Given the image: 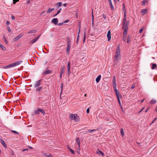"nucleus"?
Instances as JSON below:
<instances>
[{
    "mask_svg": "<svg viewBox=\"0 0 157 157\" xmlns=\"http://www.w3.org/2000/svg\"><path fill=\"white\" fill-rule=\"evenodd\" d=\"M121 55L120 53V48L119 45L117 47L116 51L115 56L114 59V65H117L118 63L120 64L119 61L121 60Z\"/></svg>",
    "mask_w": 157,
    "mask_h": 157,
    "instance_id": "1",
    "label": "nucleus"
},
{
    "mask_svg": "<svg viewBox=\"0 0 157 157\" xmlns=\"http://www.w3.org/2000/svg\"><path fill=\"white\" fill-rule=\"evenodd\" d=\"M69 117L71 120H73L75 122H78L80 120L79 117L76 114H70Z\"/></svg>",
    "mask_w": 157,
    "mask_h": 157,
    "instance_id": "2",
    "label": "nucleus"
},
{
    "mask_svg": "<svg viewBox=\"0 0 157 157\" xmlns=\"http://www.w3.org/2000/svg\"><path fill=\"white\" fill-rule=\"evenodd\" d=\"M22 62V61H20L13 63L10 64L6 66L5 68H8L10 67H13L20 64Z\"/></svg>",
    "mask_w": 157,
    "mask_h": 157,
    "instance_id": "3",
    "label": "nucleus"
},
{
    "mask_svg": "<svg viewBox=\"0 0 157 157\" xmlns=\"http://www.w3.org/2000/svg\"><path fill=\"white\" fill-rule=\"evenodd\" d=\"M129 24H123L122 29L124 30L123 36H126L127 31Z\"/></svg>",
    "mask_w": 157,
    "mask_h": 157,
    "instance_id": "4",
    "label": "nucleus"
},
{
    "mask_svg": "<svg viewBox=\"0 0 157 157\" xmlns=\"http://www.w3.org/2000/svg\"><path fill=\"white\" fill-rule=\"evenodd\" d=\"M123 24H129L128 19L126 17V12H125L124 15V18L123 21Z\"/></svg>",
    "mask_w": 157,
    "mask_h": 157,
    "instance_id": "5",
    "label": "nucleus"
},
{
    "mask_svg": "<svg viewBox=\"0 0 157 157\" xmlns=\"http://www.w3.org/2000/svg\"><path fill=\"white\" fill-rule=\"evenodd\" d=\"M67 48L66 49V51L67 52V55L69 54V52H70V50L71 48V45L70 44V42L69 40H68L67 41Z\"/></svg>",
    "mask_w": 157,
    "mask_h": 157,
    "instance_id": "6",
    "label": "nucleus"
},
{
    "mask_svg": "<svg viewBox=\"0 0 157 157\" xmlns=\"http://www.w3.org/2000/svg\"><path fill=\"white\" fill-rule=\"evenodd\" d=\"M41 80H40L37 81L35 83L34 86L35 88H36L39 86L40 85V82H41Z\"/></svg>",
    "mask_w": 157,
    "mask_h": 157,
    "instance_id": "7",
    "label": "nucleus"
},
{
    "mask_svg": "<svg viewBox=\"0 0 157 157\" xmlns=\"http://www.w3.org/2000/svg\"><path fill=\"white\" fill-rule=\"evenodd\" d=\"M113 87L117 88L116 87V79L115 76H113Z\"/></svg>",
    "mask_w": 157,
    "mask_h": 157,
    "instance_id": "8",
    "label": "nucleus"
},
{
    "mask_svg": "<svg viewBox=\"0 0 157 157\" xmlns=\"http://www.w3.org/2000/svg\"><path fill=\"white\" fill-rule=\"evenodd\" d=\"M70 66L71 64L69 62L68 63H67V75H69L70 73Z\"/></svg>",
    "mask_w": 157,
    "mask_h": 157,
    "instance_id": "9",
    "label": "nucleus"
},
{
    "mask_svg": "<svg viewBox=\"0 0 157 157\" xmlns=\"http://www.w3.org/2000/svg\"><path fill=\"white\" fill-rule=\"evenodd\" d=\"M40 35H39V36H37L36 38H34L33 40H31L30 42V43L31 44H34V43H35V42H36L38 40L39 38V37H40Z\"/></svg>",
    "mask_w": 157,
    "mask_h": 157,
    "instance_id": "10",
    "label": "nucleus"
},
{
    "mask_svg": "<svg viewBox=\"0 0 157 157\" xmlns=\"http://www.w3.org/2000/svg\"><path fill=\"white\" fill-rule=\"evenodd\" d=\"M107 37L108 38V41H109L111 39V32L110 30H109L107 33Z\"/></svg>",
    "mask_w": 157,
    "mask_h": 157,
    "instance_id": "11",
    "label": "nucleus"
},
{
    "mask_svg": "<svg viewBox=\"0 0 157 157\" xmlns=\"http://www.w3.org/2000/svg\"><path fill=\"white\" fill-rule=\"evenodd\" d=\"M23 35V34H21L16 36L14 39V41H17L20 39Z\"/></svg>",
    "mask_w": 157,
    "mask_h": 157,
    "instance_id": "12",
    "label": "nucleus"
},
{
    "mask_svg": "<svg viewBox=\"0 0 157 157\" xmlns=\"http://www.w3.org/2000/svg\"><path fill=\"white\" fill-rule=\"evenodd\" d=\"M52 23H54L55 25H57L58 23L57 19V18H53L52 21Z\"/></svg>",
    "mask_w": 157,
    "mask_h": 157,
    "instance_id": "13",
    "label": "nucleus"
},
{
    "mask_svg": "<svg viewBox=\"0 0 157 157\" xmlns=\"http://www.w3.org/2000/svg\"><path fill=\"white\" fill-rule=\"evenodd\" d=\"M108 2L111 9L112 10H113L114 7L112 4L111 0H108Z\"/></svg>",
    "mask_w": 157,
    "mask_h": 157,
    "instance_id": "14",
    "label": "nucleus"
},
{
    "mask_svg": "<svg viewBox=\"0 0 157 157\" xmlns=\"http://www.w3.org/2000/svg\"><path fill=\"white\" fill-rule=\"evenodd\" d=\"M147 9H142L141 10V12L142 13V14L143 15H144L147 13Z\"/></svg>",
    "mask_w": 157,
    "mask_h": 157,
    "instance_id": "15",
    "label": "nucleus"
},
{
    "mask_svg": "<svg viewBox=\"0 0 157 157\" xmlns=\"http://www.w3.org/2000/svg\"><path fill=\"white\" fill-rule=\"evenodd\" d=\"M38 108L39 111L40 112H40L41 113L43 114V115H44L45 114V111L44 109H40L39 108Z\"/></svg>",
    "mask_w": 157,
    "mask_h": 157,
    "instance_id": "16",
    "label": "nucleus"
},
{
    "mask_svg": "<svg viewBox=\"0 0 157 157\" xmlns=\"http://www.w3.org/2000/svg\"><path fill=\"white\" fill-rule=\"evenodd\" d=\"M1 143L2 144V145H3V146L5 148L7 147L6 145V143L4 141V140H1Z\"/></svg>",
    "mask_w": 157,
    "mask_h": 157,
    "instance_id": "17",
    "label": "nucleus"
},
{
    "mask_svg": "<svg viewBox=\"0 0 157 157\" xmlns=\"http://www.w3.org/2000/svg\"><path fill=\"white\" fill-rule=\"evenodd\" d=\"M101 75H99L96 78V81L97 83H98L99 82V81H100V80L101 79Z\"/></svg>",
    "mask_w": 157,
    "mask_h": 157,
    "instance_id": "18",
    "label": "nucleus"
},
{
    "mask_svg": "<svg viewBox=\"0 0 157 157\" xmlns=\"http://www.w3.org/2000/svg\"><path fill=\"white\" fill-rule=\"evenodd\" d=\"M62 3L61 2H59L56 4V6L57 8H58L59 7L62 6Z\"/></svg>",
    "mask_w": 157,
    "mask_h": 157,
    "instance_id": "19",
    "label": "nucleus"
},
{
    "mask_svg": "<svg viewBox=\"0 0 157 157\" xmlns=\"http://www.w3.org/2000/svg\"><path fill=\"white\" fill-rule=\"evenodd\" d=\"M152 64V67L151 68L152 69H156L157 67V65L155 63H152L151 64V65Z\"/></svg>",
    "mask_w": 157,
    "mask_h": 157,
    "instance_id": "20",
    "label": "nucleus"
},
{
    "mask_svg": "<svg viewBox=\"0 0 157 157\" xmlns=\"http://www.w3.org/2000/svg\"><path fill=\"white\" fill-rule=\"evenodd\" d=\"M37 31V30L36 29H33L30 31H28L27 33H35Z\"/></svg>",
    "mask_w": 157,
    "mask_h": 157,
    "instance_id": "21",
    "label": "nucleus"
},
{
    "mask_svg": "<svg viewBox=\"0 0 157 157\" xmlns=\"http://www.w3.org/2000/svg\"><path fill=\"white\" fill-rule=\"evenodd\" d=\"M52 71L51 70H49L45 71L44 72V74H48L52 72Z\"/></svg>",
    "mask_w": 157,
    "mask_h": 157,
    "instance_id": "22",
    "label": "nucleus"
},
{
    "mask_svg": "<svg viewBox=\"0 0 157 157\" xmlns=\"http://www.w3.org/2000/svg\"><path fill=\"white\" fill-rule=\"evenodd\" d=\"M116 95L117 99H120V98H121L122 96L120 94L119 92L118 93V94H116Z\"/></svg>",
    "mask_w": 157,
    "mask_h": 157,
    "instance_id": "23",
    "label": "nucleus"
},
{
    "mask_svg": "<svg viewBox=\"0 0 157 157\" xmlns=\"http://www.w3.org/2000/svg\"><path fill=\"white\" fill-rule=\"evenodd\" d=\"M64 70H65V67L64 66H63V67H61V69H60V71H61L60 73L63 74V73L64 72Z\"/></svg>",
    "mask_w": 157,
    "mask_h": 157,
    "instance_id": "24",
    "label": "nucleus"
},
{
    "mask_svg": "<svg viewBox=\"0 0 157 157\" xmlns=\"http://www.w3.org/2000/svg\"><path fill=\"white\" fill-rule=\"evenodd\" d=\"M76 142L77 143V144L78 145V148H80V140L78 138H77L76 139Z\"/></svg>",
    "mask_w": 157,
    "mask_h": 157,
    "instance_id": "25",
    "label": "nucleus"
},
{
    "mask_svg": "<svg viewBox=\"0 0 157 157\" xmlns=\"http://www.w3.org/2000/svg\"><path fill=\"white\" fill-rule=\"evenodd\" d=\"M40 112L38 110V108L37 110H34V114L35 115H38L40 114Z\"/></svg>",
    "mask_w": 157,
    "mask_h": 157,
    "instance_id": "26",
    "label": "nucleus"
},
{
    "mask_svg": "<svg viewBox=\"0 0 157 157\" xmlns=\"http://www.w3.org/2000/svg\"><path fill=\"white\" fill-rule=\"evenodd\" d=\"M148 2V0H144L142 3V5H144L145 4Z\"/></svg>",
    "mask_w": 157,
    "mask_h": 157,
    "instance_id": "27",
    "label": "nucleus"
},
{
    "mask_svg": "<svg viewBox=\"0 0 157 157\" xmlns=\"http://www.w3.org/2000/svg\"><path fill=\"white\" fill-rule=\"evenodd\" d=\"M54 10V8L51 9L50 8H49L47 11V13H50V12L53 11Z\"/></svg>",
    "mask_w": 157,
    "mask_h": 157,
    "instance_id": "28",
    "label": "nucleus"
},
{
    "mask_svg": "<svg viewBox=\"0 0 157 157\" xmlns=\"http://www.w3.org/2000/svg\"><path fill=\"white\" fill-rule=\"evenodd\" d=\"M37 88L36 89V90L37 91L39 92L40 91L42 88V86H40L39 87H36Z\"/></svg>",
    "mask_w": 157,
    "mask_h": 157,
    "instance_id": "29",
    "label": "nucleus"
},
{
    "mask_svg": "<svg viewBox=\"0 0 157 157\" xmlns=\"http://www.w3.org/2000/svg\"><path fill=\"white\" fill-rule=\"evenodd\" d=\"M97 130H98V129H94L92 130H90V129H88L87 130V131H88V132H91L93 131H95Z\"/></svg>",
    "mask_w": 157,
    "mask_h": 157,
    "instance_id": "30",
    "label": "nucleus"
},
{
    "mask_svg": "<svg viewBox=\"0 0 157 157\" xmlns=\"http://www.w3.org/2000/svg\"><path fill=\"white\" fill-rule=\"evenodd\" d=\"M44 157H52V155L50 154L48 155L47 154H45L44 155Z\"/></svg>",
    "mask_w": 157,
    "mask_h": 157,
    "instance_id": "31",
    "label": "nucleus"
},
{
    "mask_svg": "<svg viewBox=\"0 0 157 157\" xmlns=\"http://www.w3.org/2000/svg\"><path fill=\"white\" fill-rule=\"evenodd\" d=\"M68 149L70 151V152L71 153H72L73 154H75V152L73 150H72L70 147H68Z\"/></svg>",
    "mask_w": 157,
    "mask_h": 157,
    "instance_id": "32",
    "label": "nucleus"
},
{
    "mask_svg": "<svg viewBox=\"0 0 157 157\" xmlns=\"http://www.w3.org/2000/svg\"><path fill=\"white\" fill-rule=\"evenodd\" d=\"M156 101L155 100H152L150 103L151 104H154V103H156Z\"/></svg>",
    "mask_w": 157,
    "mask_h": 157,
    "instance_id": "33",
    "label": "nucleus"
},
{
    "mask_svg": "<svg viewBox=\"0 0 157 157\" xmlns=\"http://www.w3.org/2000/svg\"><path fill=\"white\" fill-rule=\"evenodd\" d=\"M120 132H121V135H122L123 136L124 135V132L123 129L122 128L121 129Z\"/></svg>",
    "mask_w": 157,
    "mask_h": 157,
    "instance_id": "34",
    "label": "nucleus"
},
{
    "mask_svg": "<svg viewBox=\"0 0 157 157\" xmlns=\"http://www.w3.org/2000/svg\"><path fill=\"white\" fill-rule=\"evenodd\" d=\"M114 89V92L115 94H118L119 92L116 89V88L113 87Z\"/></svg>",
    "mask_w": 157,
    "mask_h": 157,
    "instance_id": "35",
    "label": "nucleus"
},
{
    "mask_svg": "<svg viewBox=\"0 0 157 157\" xmlns=\"http://www.w3.org/2000/svg\"><path fill=\"white\" fill-rule=\"evenodd\" d=\"M11 132H12L14 133L15 134H19V133H18V132L15 131H14V130H11Z\"/></svg>",
    "mask_w": 157,
    "mask_h": 157,
    "instance_id": "36",
    "label": "nucleus"
},
{
    "mask_svg": "<svg viewBox=\"0 0 157 157\" xmlns=\"http://www.w3.org/2000/svg\"><path fill=\"white\" fill-rule=\"evenodd\" d=\"M0 47L3 50H4L5 49V48L4 47V46L1 45V44H0Z\"/></svg>",
    "mask_w": 157,
    "mask_h": 157,
    "instance_id": "37",
    "label": "nucleus"
},
{
    "mask_svg": "<svg viewBox=\"0 0 157 157\" xmlns=\"http://www.w3.org/2000/svg\"><path fill=\"white\" fill-rule=\"evenodd\" d=\"M123 10L124 11V12H126L125 9V5L124 4H123Z\"/></svg>",
    "mask_w": 157,
    "mask_h": 157,
    "instance_id": "38",
    "label": "nucleus"
},
{
    "mask_svg": "<svg viewBox=\"0 0 157 157\" xmlns=\"http://www.w3.org/2000/svg\"><path fill=\"white\" fill-rule=\"evenodd\" d=\"M19 1V0H13V3L15 4L17 2Z\"/></svg>",
    "mask_w": 157,
    "mask_h": 157,
    "instance_id": "39",
    "label": "nucleus"
},
{
    "mask_svg": "<svg viewBox=\"0 0 157 157\" xmlns=\"http://www.w3.org/2000/svg\"><path fill=\"white\" fill-rule=\"evenodd\" d=\"M143 29H144V28L143 27H142L139 30V33H142V31L143 30Z\"/></svg>",
    "mask_w": 157,
    "mask_h": 157,
    "instance_id": "40",
    "label": "nucleus"
},
{
    "mask_svg": "<svg viewBox=\"0 0 157 157\" xmlns=\"http://www.w3.org/2000/svg\"><path fill=\"white\" fill-rule=\"evenodd\" d=\"M7 29H8V32L9 33H10L11 32V29H10V28L9 27H8Z\"/></svg>",
    "mask_w": 157,
    "mask_h": 157,
    "instance_id": "41",
    "label": "nucleus"
},
{
    "mask_svg": "<svg viewBox=\"0 0 157 157\" xmlns=\"http://www.w3.org/2000/svg\"><path fill=\"white\" fill-rule=\"evenodd\" d=\"M99 152L100 153V154L102 156H104V153L101 151H99Z\"/></svg>",
    "mask_w": 157,
    "mask_h": 157,
    "instance_id": "42",
    "label": "nucleus"
},
{
    "mask_svg": "<svg viewBox=\"0 0 157 157\" xmlns=\"http://www.w3.org/2000/svg\"><path fill=\"white\" fill-rule=\"evenodd\" d=\"M130 41V37L129 36H128V38L127 40V43H128Z\"/></svg>",
    "mask_w": 157,
    "mask_h": 157,
    "instance_id": "43",
    "label": "nucleus"
},
{
    "mask_svg": "<svg viewBox=\"0 0 157 157\" xmlns=\"http://www.w3.org/2000/svg\"><path fill=\"white\" fill-rule=\"evenodd\" d=\"M63 87V84L62 83L61 84V93L62 92Z\"/></svg>",
    "mask_w": 157,
    "mask_h": 157,
    "instance_id": "44",
    "label": "nucleus"
},
{
    "mask_svg": "<svg viewBox=\"0 0 157 157\" xmlns=\"http://www.w3.org/2000/svg\"><path fill=\"white\" fill-rule=\"evenodd\" d=\"M126 36H123V40L124 41H125L126 40Z\"/></svg>",
    "mask_w": 157,
    "mask_h": 157,
    "instance_id": "45",
    "label": "nucleus"
},
{
    "mask_svg": "<svg viewBox=\"0 0 157 157\" xmlns=\"http://www.w3.org/2000/svg\"><path fill=\"white\" fill-rule=\"evenodd\" d=\"M4 41H5L6 44H7L8 42H7V40H6V38L5 37H4Z\"/></svg>",
    "mask_w": 157,
    "mask_h": 157,
    "instance_id": "46",
    "label": "nucleus"
},
{
    "mask_svg": "<svg viewBox=\"0 0 157 157\" xmlns=\"http://www.w3.org/2000/svg\"><path fill=\"white\" fill-rule=\"evenodd\" d=\"M85 38H86V36H85V34H84V37L83 39V42H84V41H85Z\"/></svg>",
    "mask_w": 157,
    "mask_h": 157,
    "instance_id": "47",
    "label": "nucleus"
},
{
    "mask_svg": "<svg viewBox=\"0 0 157 157\" xmlns=\"http://www.w3.org/2000/svg\"><path fill=\"white\" fill-rule=\"evenodd\" d=\"M103 17L104 19H105L106 18V16L104 14L103 15Z\"/></svg>",
    "mask_w": 157,
    "mask_h": 157,
    "instance_id": "48",
    "label": "nucleus"
},
{
    "mask_svg": "<svg viewBox=\"0 0 157 157\" xmlns=\"http://www.w3.org/2000/svg\"><path fill=\"white\" fill-rule=\"evenodd\" d=\"M118 99V102H119V105H121V102H120V99Z\"/></svg>",
    "mask_w": 157,
    "mask_h": 157,
    "instance_id": "49",
    "label": "nucleus"
},
{
    "mask_svg": "<svg viewBox=\"0 0 157 157\" xmlns=\"http://www.w3.org/2000/svg\"><path fill=\"white\" fill-rule=\"evenodd\" d=\"M86 113H89V108H88L86 110Z\"/></svg>",
    "mask_w": 157,
    "mask_h": 157,
    "instance_id": "50",
    "label": "nucleus"
},
{
    "mask_svg": "<svg viewBox=\"0 0 157 157\" xmlns=\"http://www.w3.org/2000/svg\"><path fill=\"white\" fill-rule=\"evenodd\" d=\"M63 23H60L58 25L59 26H61L62 25H63Z\"/></svg>",
    "mask_w": 157,
    "mask_h": 157,
    "instance_id": "51",
    "label": "nucleus"
},
{
    "mask_svg": "<svg viewBox=\"0 0 157 157\" xmlns=\"http://www.w3.org/2000/svg\"><path fill=\"white\" fill-rule=\"evenodd\" d=\"M10 24V22L9 21H7L6 22V24L7 25H9Z\"/></svg>",
    "mask_w": 157,
    "mask_h": 157,
    "instance_id": "52",
    "label": "nucleus"
},
{
    "mask_svg": "<svg viewBox=\"0 0 157 157\" xmlns=\"http://www.w3.org/2000/svg\"><path fill=\"white\" fill-rule=\"evenodd\" d=\"M68 21H69V20H65V21H64V23H66L68 22Z\"/></svg>",
    "mask_w": 157,
    "mask_h": 157,
    "instance_id": "53",
    "label": "nucleus"
},
{
    "mask_svg": "<svg viewBox=\"0 0 157 157\" xmlns=\"http://www.w3.org/2000/svg\"><path fill=\"white\" fill-rule=\"evenodd\" d=\"M113 1L115 3H117V1L118 2L119 1V0H113Z\"/></svg>",
    "mask_w": 157,
    "mask_h": 157,
    "instance_id": "54",
    "label": "nucleus"
},
{
    "mask_svg": "<svg viewBox=\"0 0 157 157\" xmlns=\"http://www.w3.org/2000/svg\"><path fill=\"white\" fill-rule=\"evenodd\" d=\"M12 19L13 20H14L15 19V17L14 16H13L11 17Z\"/></svg>",
    "mask_w": 157,
    "mask_h": 157,
    "instance_id": "55",
    "label": "nucleus"
},
{
    "mask_svg": "<svg viewBox=\"0 0 157 157\" xmlns=\"http://www.w3.org/2000/svg\"><path fill=\"white\" fill-rule=\"evenodd\" d=\"M67 4L65 3L63 4V6L64 7H66L67 6Z\"/></svg>",
    "mask_w": 157,
    "mask_h": 157,
    "instance_id": "56",
    "label": "nucleus"
},
{
    "mask_svg": "<svg viewBox=\"0 0 157 157\" xmlns=\"http://www.w3.org/2000/svg\"><path fill=\"white\" fill-rule=\"evenodd\" d=\"M28 150V149H23V151H27V150Z\"/></svg>",
    "mask_w": 157,
    "mask_h": 157,
    "instance_id": "57",
    "label": "nucleus"
},
{
    "mask_svg": "<svg viewBox=\"0 0 157 157\" xmlns=\"http://www.w3.org/2000/svg\"><path fill=\"white\" fill-rule=\"evenodd\" d=\"M44 12H45L44 11H43V12H42V13H41L40 14V16H42V15L44 13Z\"/></svg>",
    "mask_w": 157,
    "mask_h": 157,
    "instance_id": "58",
    "label": "nucleus"
},
{
    "mask_svg": "<svg viewBox=\"0 0 157 157\" xmlns=\"http://www.w3.org/2000/svg\"><path fill=\"white\" fill-rule=\"evenodd\" d=\"M84 130H85V129H82V132H85V131Z\"/></svg>",
    "mask_w": 157,
    "mask_h": 157,
    "instance_id": "59",
    "label": "nucleus"
},
{
    "mask_svg": "<svg viewBox=\"0 0 157 157\" xmlns=\"http://www.w3.org/2000/svg\"><path fill=\"white\" fill-rule=\"evenodd\" d=\"M27 4H29L30 3V2L29 1V0L27 2Z\"/></svg>",
    "mask_w": 157,
    "mask_h": 157,
    "instance_id": "60",
    "label": "nucleus"
},
{
    "mask_svg": "<svg viewBox=\"0 0 157 157\" xmlns=\"http://www.w3.org/2000/svg\"><path fill=\"white\" fill-rule=\"evenodd\" d=\"M63 74L60 73V78H61Z\"/></svg>",
    "mask_w": 157,
    "mask_h": 157,
    "instance_id": "61",
    "label": "nucleus"
},
{
    "mask_svg": "<svg viewBox=\"0 0 157 157\" xmlns=\"http://www.w3.org/2000/svg\"><path fill=\"white\" fill-rule=\"evenodd\" d=\"M60 11H59V10L57 11V14H59L60 13Z\"/></svg>",
    "mask_w": 157,
    "mask_h": 157,
    "instance_id": "62",
    "label": "nucleus"
},
{
    "mask_svg": "<svg viewBox=\"0 0 157 157\" xmlns=\"http://www.w3.org/2000/svg\"><path fill=\"white\" fill-rule=\"evenodd\" d=\"M11 153L13 155H14V152H13V151H12L11 152Z\"/></svg>",
    "mask_w": 157,
    "mask_h": 157,
    "instance_id": "63",
    "label": "nucleus"
},
{
    "mask_svg": "<svg viewBox=\"0 0 157 157\" xmlns=\"http://www.w3.org/2000/svg\"><path fill=\"white\" fill-rule=\"evenodd\" d=\"M134 86H132L131 87V89H133L134 88Z\"/></svg>",
    "mask_w": 157,
    "mask_h": 157,
    "instance_id": "64",
    "label": "nucleus"
}]
</instances>
